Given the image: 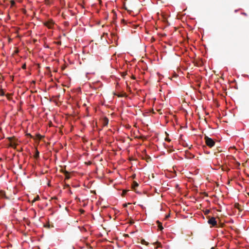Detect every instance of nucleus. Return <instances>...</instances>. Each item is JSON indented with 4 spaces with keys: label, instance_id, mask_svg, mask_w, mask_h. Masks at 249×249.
<instances>
[{
    "label": "nucleus",
    "instance_id": "9",
    "mask_svg": "<svg viewBox=\"0 0 249 249\" xmlns=\"http://www.w3.org/2000/svg\"><path fill=\"white\" fill-rule=\"evenodd\" d=\"M138 186H139V184H138V183L137 182L134 181L133 182L132 188L134 189H135L136 187H137Z\"/></svg>",
    "mask_w": 249,
    "mask_h": 249
},
{
    "label": "nucleus",
    "instance_id": "26",
    "mask_svg": "<svg viewBox=\"0 0 249 249\" xmlns=\"http://www.w3.org/2000/svg\"><path fill=\"white\" fill-rule=\"evenodd\" d=\"M238 166H240V164L239 163H238Z\"/></svg>",
    "mask_w": 249,
    "mask_h": 249
},
{
    "label": "nucleus",
    "instance_id": "11",
    "mask_svg": "<svg viewBox=\"0 0 249 249\" xmlns=\"http://www.w3.org/2000/svg\"><path fill=\"white\" fill-rule=\"evenodd\" d=\"M36 139H38V140H41V138L43 137L42 136H41L40 134H36Z\"/></svg>",
    "mask_w": 249,
    "mask_h": 249
},
{
    "label": "nucleus",
    "instance_id": "28",
    "mask_svg": "<svg viewBox=\"0 0 249 249\" xmlns=\"http://www.w3.org/2000/svg\"><path fill=\"white\" fill-rule=\"evenodd\" d=\"M84 212V210H82V213H83Z\"/></svg>",
    "mask_w": 249,
    "mask_h": 249
},
{
    "label": "nucleus",
    "instance_id": "23",
    "mask_svg": "<svg viewBox=\"0 0 249 249\" xmlns=\"http://www.w3.org/2000/svg\"><path fill=\"white\" fill-rule=\"evenodd\" d=\"M157 244H158V246L157 247H156V248H158V247H160V243H157Z\"/></svg>",
    "mask_w": 249,
    "mask_h": 249
},
{
    "label": "nucleus",
    "instance_id": "20",
    "mask_svg": "<svg viewBox=\"0 0 249 249\" xmlns=\"http://www.w3.org/2000/svg\"><path fill=\"white\" fill-rule=\"evenodd\" d=\"M39 199V196H37L36 198H35L33 200V202L36 201V200H38Z\"/></svg>",
    "mask_w": 249,
    "mask_h": 249
},
{
    "label": "nucleus",
    "instance_id": "16",
    "mask_svg": "<svg viewBox=\"0 0 249 249\" xmlns=\"http://www.w3.org/2000/svg\"><path fill=\"white\" fill-rule=\"evenodd\" d=\"M210 211L209 210H206L205 212H204V213L205 214H207L208 213H209Z\"/></svg>",
    "mask_w": 249,
    "mask_h": 249
},
{
    "label": "nucleus",
    "instance_id": "21",
    "mask_svg": "<svg viewBox=\"0 0 249 249\" xmlns=\"http://www.w3.org/2000/svg\"><path fill=\"white\" fill-rule=\"evenodd\" d=\"M22 69H26V64H24L22 66Z\"/></svg>",
    "mask_w": 249,
    "mask_h": 249
},
{
    "label": "nucleus",
    "instance_id": "8",
    "mask_svg": "<svg viewBox=\"0 0 249 249\" xmlns=\"http://www.w3.org/2000/svg\"><path fill=\"white\" fill-rule=\"evenodd\" d=\"M157 223L158 225V228L160 230L162 231L163 229V227L162 226V223L160 222L159 221H157Z\"/></svg>",
    "mask_w": 249,
    "mask_h": 249
},
{
    "label": "nucleus",
    "instance_id": "12",
    "mask_svg": "<svg viewBox=\"0 0 249 249\" xmlns=\"http://www.w3.org/2000/svg\"><path fill=\"white\" fill-rule=\"evenodd\" d=\"M39 152L37 150H36V153H35V154L34 155V158L35 159H37V158H39Z\"/></svg>",
    "mask_w": 249,
    "mask_h": 249
},
{
    "label": "nucleus",
    "instance_id": "17",
    "mask_svg": "<svg viewBox=\"0 0 249 249\" xmlns=\"http://www.w3.org/2000/svg\"><path fill=\"white\" fill-rule=\"evenodd\" d=\"M127 192V191H126V190L123 191V192L122 193V196H124L126 194Z\"/></svg>",
    "mask_w": 249,
    "mask_h": 249
},
{
    "label": "nucleus",
    "instance_id": "19",
    "mask_svg": "<svg viewBox=\"0 0 249 249\" xmlns=\"http://www.w3.org/2000/svg\"><path fill=\"white\" fill-rule=\"evenodd\" d=\"M149 160H151V158L149 156H147V158L146 159L147 162H148Z\"/></svg>",
    "mask_w": 249,
    "mask_h": 249
},
{
    "label": "nucleus",
    "instance_id": "5",
    "mask_svg": "<svg viewBox=\"0 0 249 249\" xmlns=\"http://www.w3.org/2000/svg\"><path fill=\"white\" fill-rule=\"evenodd\" d=\"M61 172L63 173L65 175V178L69 179L70 178V176L69 172L66 170H61Z\"/></svg>",
    "mask_w": 249,
    "mask_h": 249
},
{
    "label": "nucleus",
    "instance_id": "18",
    "mask_svg": "<svg viewBox=\"0 0 249 249\" xmlns=\"http://www.w3.org/2000/svg\"><path fill=\"white\" fill-rule=\"evenodd\" d=\"M0 95H1V96L4 95V92L2 90H1L0 91Z\"/></svg>",
    "mask_w": 249,
    "mask_h": 249
},
{
    "label": "nucleus",
    "instance_id": "1",
    "mask_svg": "<svg viewBox=\"0 0 249 249\" xmlns=\"http://www.w3.org/2000/svg\"><path fill=\"white\" fill-rule=\"evenodd\" d=\"M206 144L210 147H213L215 144V142L211 138L205 136L204 137Z\"/></svg>",
    "mask_w": 249,
    "mask_h": 249
},
{
    "label": "nucleus",
    "instance_id": "3",
    "mask_svg": "<svg viewBox=\"0 0 249 249\" xmlns=\"http://www.w3.org/2000/svg\"><path fill=\"white\" fill-rule=\"evenodd\" d=\"M44 24L49 29H52L54 25V22L52 20H49L44 22Z\"/></svg>",
    "mask_w": 249,
    "mask_h": 249
},
{
    "label": "nucleus",
    "instance_id": "24",
    "mask_svg": "<svg viewBox=\"0 0 249 249\" xmlns=\"http://www.w3.org/2000/svg\"><path fill=\"white\" fill-rule=\"evenodd\" d=\"M165 140H166V141H168V142H170V140L169 139H168V138H166V139H165Z\"/></svg>",
    "mask_w": 249,
    "mask_h": 249
},
{
    "label": "nucleus",
    "instance_id": "14",
    "mask_svg": "<svg viewBox=\"0 0 249 249\" xmlns=\"http://www.w3.org/2000/svg\"><path fill=\"white\" fill-rule=\"evenodd\" d=\"M141 243L142 244H145L146 245H147L148 244V243L146 242V241H145L144 239H142L141 240Z\"/></svg>",
    "mask_w": 249,
    "mask_h": 249
},
{
    "label": "nucleus",
    "instance_id": "4",
    "mask_svg": "<svg viewBox=\"0 0 249 249\" xmlns=\"http://www.w3.org/2000/svg\"><path fill=\"white\" fill-rule=\"evenodd\" d=\"M208 223L212 225L213 227L217 225V222L215 220V218L213 217H211L208 220Z\"/></svg>",
    "mask_w": 249,
    "mask_h": 249
},
{
    "label": "nucleus",
    "instance_id": "22",
    "mask_svg": "<svg viewBox=\"0 0 249 249\" xmlns=\"http://www.w3.org/2000/svg\"><path fill=\"white\" fill-rule=\"evenodd\" d=\"M6 96H7V98H8V99H10V94H7L6 95Z\"/></svg>",
    "mask_w": 249,
    "mask_h": 249
},
{
    "label": "nucleus",
    "instance_id": "6",
    "mask_svg": "<svg viewBox=\"0 0 249 249\" xmlns=\"http://www.w3.org/2000/svg\"><path fill=\"white\" fill-rule=\"evenodd\" d=\"M108 123V119L107 117H105L103 120V125L107 126Z\"/></svg>",
    "mask_w": 249,
    "mask_h": 249
},
{
    "label": "nucleus",
    "instance_id": "7",
    "mask_svg": "<svg viewBox=\"0 0 249 249\" xmlns=\"http://www.w3.org/2000/svg\"><path fill=\"white\" fill-rule=\"evenodd\" d=\"M235 207L236 208H237L239 211H243V209L242 208L241 206L238 204V203H235Z\"/></svg>",
    "mask_w": 249,
    "mask_h": 249
},
{
    "label": "nucleus",
    "instance_id": "27",
    "mask_svg": "<svg viewBox=\"0 0 249 249\" xmlns=\"http://www.w3.org/2000/svg\"><path fill=\"white\" fill-rule=\"evenodd\" d=\"M84 212V210H82V213H83Z\"/></svg>",
    "mask_w": 249,
    "mask_h": 249
},
{
    "label": "nucleus",
    "instance_id": "13",
    "mask_svg": "<svg viewBox=\"0 0 249 249\" xmlns=\"http://www.w3.org/2000/svg\"><path fill=\"white\" fill-rule=\"evenodd\" d=\"M10 3H11V7H13V6H15V5L16 4L15 1L13 0H11L10 1Z\"/></svg>",
    "mask_w": 249,
    "mask_h": 249
},
{
    "label": "nucleus",
    "instance_id": "25",
    "mask_svg": "<svg viewBox=\"0 0 249 249\" xmlns=\"http://www.w3.org/2000/svg\"><path fill=\"white\" fill-rule=\"evenodd\" d=\"M123 206H124V207H126L127 204H124L123 205Z\"/></svg>",
    "mask_w": 249,
    "mask_h": 249
},
{
    "label": "nucleus",
    "instance_id": "10",
    "mask_svg": "<svg viewBox=\"0 0 249 249\" xmlns=\"http://www.w3.org/2000/svg\"><path fill=\"white\" fill-rule=\"evenodd\" d=\"M0 196L2 197H6L5 192L2 191H0Z\"/></svg>",
    "mask_w": 249,
    "mask_h": 249
},
{
    "label": "nucleus",
    "instance_id": "15",
    "mask_svg": "<svg viewBox=\"0 0 249 249\" xmlns=\"http://www.w3.org/2000/svg\"><path fill=\"white\" fill-rule=\"evenodd\" d=\"M118 97H124V96H126V93H123V94L118 95Z\"/></svg>",
    "mask_w": 249,
    "mask_h": 249
},
{
    "label": "nucleus",
    "instance_id": "2",
    "mask_svg": "<svg viewBox=\"0 0 249 249\" xmlns=\"http://www.w3.org/2000/svg\"><path fill=\"white\" fill-rule=\"evenodd\" d=\"M7 139L8 140V141L10 142L9 146L14 148V149H15L16 148V146L17 145V143H16L13 141V139H14V137H8Z\"/></svg>",
    "mask_w": 249,
    "mask_h": 249
}]
</instances>
